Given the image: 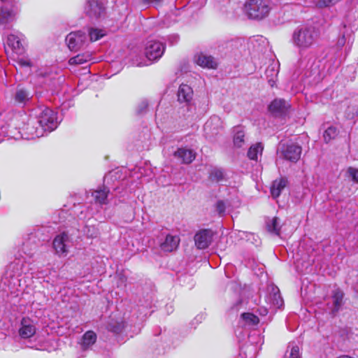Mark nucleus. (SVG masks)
I'll list each match as a JSON object with an SVG mask.
<instances>
[{"label": "nucleus", "instance_id": "35", "mask_svg": "<svg viewBox=\"0 0 358 358\" xmlns=\"http://www.w3.org/2000/svg\"><path fill=\"white\" fill-rule=\"evenodd\" d=\"M123 328V325L122 323H117L114 325L113 324H109L108 326V329L109 331H113L114 333L118 334L120 333Z\"/></svg>", "mask_w": 358, "mask_h": 358}, {"label": "nucleus", "instance_id": "17", "mask_svg": "<svg viewBox=\"0 0 358 358\" xmlns=\"http://www.w3.org/2000/svg\"><path fill=\"white\" fill-rule=\"evenodd\" d=\"M174 156L180 159L182 163L189 164L195 159L196 153L192 150L181 148L174 152Z\"/></svg>", "mask_w": 358, "mask_h": 358}, {"label": "nucleus", "instance_id": "32", "mask_svg": "<svg viewBox=\"0 0 358 358\" xmlns=\"http://www.w3.org/2000/svg\"><path fill=\"white\" fill-rule=\"evenodd\" d=\"M241 317L248 324H257L259 323V318L252 313H243L241 315Z\"/></svg>", "mask_w": 358, "mask_h": 358}, {"label": "nucleus", "instance_id": "28", "mask_svg": "<svg viewBox=\"0 0 358 358\" xmlns=\"http://www.w3.org/2000/svg\"><path fill=\"white\" fill-rule=\"evenodd\" d=\"M266 227L269 232L278 236L280 235V220L278 217H274L268 220L266 222Z\"/></svg>", "mask_w": 358, "mask_h": 358}, {"label": "nucleus", "instance_id": "4", "mask_svg": "<svg viewBox=\"0 0 358 358\" xmlns=\"http://www.w3.org/2000/svg\"><path fill=\"white\" fill-rule=\"evenodd\" d=\"M165 45L158 41L150 40L147 42L145 47V55L150 61L158 60L163 55Z\"/></svg>", "mask_w": 358, "mask_h": 358}, {"label": "nucleus", "instance_id": "24", "mask_svg": "<svg viewBox=\"0 0 358 358\" xmlns=\"http://www.w3.org/2000/svg\"><path fill=\"white\" fill-rule=\"evenodd\" d=\"M264 147L261 143H257L251 145L248 152V157L251 160L257 161L258 156L262 155Z\"/></svg>", "mask_w": 358, "mask_h": 358}, {"label": "nucleus", "instance_id": "44", "mask_svg": "<svg viewBox=\"0 0 358 358\" xmlns=\"http://www.w3.org/2000/svg\"><path fill=\"white\" fill-rule=\"evenodd\" d=\"M142 105H143V108H147V106H148V104H147V103H145V102L142 103Z\"/></svg>", "mask_w": 358, "mask_h": 358}, {"label": "nucleus", "instance_id": "46", "mask_svg": "<svg viewBox=\"0 0 358 358\" xmlns=\"http://www.w3.org/2000/svg\"><path fill=\"white\" fill-rule=\"evenodd\" d=\"M266 313H267V310H266V309H265V310H264V313H263L262 314L266 315Z\"/></svg>", "mask_w": 358, "mask_h": 358}, {"label": "nucleus", "instance_id": "27", "mask_svg": "<svg viewBox=\"0 0 358 358\" xmlns=\"http://www.w3.org/2000/svg\"><path fill=\"white\" fill-rule=\"evenodd\" d=\"M30 99V93L24 88H17L15 95L14 99L15 102L19 103H24Z\"/></svg>", "mask_w": 358, "mask_h": 358}, {"label": "nucleus", "instance_id": "33", "mask_svg": "<svg viewBox=\"0 0 358 358\" xmlns=\"http://www.w3.org/2000/svg\"><path fill=\"white\" fill-rule=\"evenodd\" d=\"M339 0H315V5L318 8H326L332 6L336 4Z\"/></svg>", "mask_w": 358, "mask_h": 358}, {"label": "nucleus", "instance_id": "9", "mask_svg": "<svg viewBox=\"0 0 358 358\" xmlns=\"http://www.w3.org/2000/svg\"><path fill=\"white\" fill-rule=\"evenodd\" d=\"M36 327L33 320L28 317H23L21 320L19 334L22 338H29L36 334Z\"/></svg>", "mask_w": 358, "mask_h": 358}, {"label": "nucleus", "instance_id": "43", "mask_svg": "<svg viewBox=\"0 0 358 358\" xmlns=\"http://www.w3.org/2000/svg\"><path fill=\"white\" fill-rule=\"evenodd\" d=\"M338 43L341 45H343V44L345 43L344 36L338 41Z\"/></svg>", "mask_w": 358, "mask_h": 358}, {"label": "nucleus", "instance_id": "42", "mask_svg": "<svg viewBox=\"0 0 358 358\" xmlns=\"http://www.w3.org/2000/svg\"><path fill=\"white\" fill-rule=\"evenodd\" d=\"M270 71L272 72L271 74V76H276L278 74V71H276L273 67L271 69H268L266 70V73H268Z\"/></svg>", "mask_w": 358, "mask_h": 358}, {"label": "nucleus", "instance_id": "23", "mask_svg": "<svg viewBox=\"0 0 358 358\" xmlns=\"http://www.w3.org/2000/svg\"><path fill=\"white\" fill-rule=\"evenodd\" d=\"M109 190L106 187L101 189H97L92 193V196L94 198L95 202L99 204H106L107 197Z\"/></svg>", "mask_w": 358, "mask_h": 358}, {"label": "nucleus", "instance_id": "2", "mask_svg": "<svg viewBox=\"0 0 358 358\" xmlns=\"http://www.w3.org/2000/svg\"><path fill=\"white\" fill-rule=\"evenodd\" d=\"M271 10L268 0H247L244 4V13L251 20H262L268 15Z\"/></svg>", "mask_w": 358, "mask_h": 358}, {"label": "nucleus", "instance_id": "39", "mask_svg": "<svg viewBox=\"0 0 358 358\" xmlns=\"http://www.w3.org/2000/svg\"><path fill=\"white\" fill-rule=\"evenodd\" d=\"M87 234L90 238H95L98 235V232L95 228H92V233H90V229H88V231L87 232Z\"/></svg>", "mask_w": 358, "mask_h": 358}, {"label": "nucleus", "instance_id": "45", "mask_svg": "<svg viewBox=\"0 0 358 358\" xmlns=\"http://www.w3.org/2000/svg\"><path fill=\"white\" fill-rule=\"evenodd\" d=\"M173 37H174L175 41H178V36H173Z\"/></svg>", "mask_w": 358, "mask_h": 358}, {"label": "nucleus", "instance_id": "21", "mask_svg": "<svg viewBox=\"0 0 358 358\" xmlns=\"http://www.w3.org/2000/svg\"><path fill=\"white\" fill-rule=\"evenodd\" d=\"M222 127L221 119L218 116H213L206 122L204 129L206 131H212V134H215Z\"/></svg>", "mask_w": 358, "mask_h": 358}, {"label": "nucleus", "instance_id": "34", "mask_svg": "<svg viewBox=\"0 0 358 358\" xmlns=\"http://www.w3.org/2000/svg\"><path fill=\"white\" fill-rule=\"evenodd\" d=\"M347 175L352 181L358 183V169L354 167H349L347 169Z\"/></svg>", "mask_w": 358, "mask_h": 358}, {"label": "nucleus", "instance_id": "31", "mask_svg": "<svg viewBox=\"0 0 358 358\" xmlns=\"http://www.w3.org/2000/svg\"><path fill=\"white\" fill-rule=\"evenodd\" d=\"M338 135V131L334 127H328L324 132V139L327 143Z\"/></svg>", "mask_w": 358, "mask_h": 358}, {"label": "nucleus", "instance_id": "12", "mask_svg": "<svg viewBox=\"0 0 358 358\" xmlns=\"http://www.w3.org/2000/svg\"><path fill=\"white\" fill-rule=\"evenodd\" d=\"M194 62L202 68L216 69L217 63L214 57L203 52L197 53L194 57Z\"/></svg>", "mask_w": 358, "mask_h": 358}, {"label": "nucleus", "instance_id": "29", "mask_svg": "<svg viewBox=\"0 0 358 358\" xmlns=\"http://www.w3.org/2000/svg\"><path fill=\"white\" fill-rule=\"evenodd\" d=\"M209 178L213 182H220L225 180V174L222 169L214 168L210 171Z\"/></svg>", "mask_w": 358, "mask_h": 358}, {"label": "nucleus", "instance_id": "36", "mask_svg": "<svg viewBox=\"0 0 358 358\" xmlns=\"http://www.w3.org/2000/svg\"><path fill=\"white\" fill-rule=\"evenodd\" d=\"M289 358H301L299 348L297 345L292 346Z\"/></svg>", "mask_w": 358, "mask_h": 358}, {"label": "nucleus", "instance_id": "18", "mask_svg": "<svg viewBox=\"0 0 358 358\" xmlns=\"http://www.w3.org/2000/svg\"><path fill=\"white\" fill-rule=\"evenodd\" d=\"M180 243V238L178 236L167 234L165 240L160 244V248L165 252H172L175 250Z\"/></svg>", "mask_w": 358, "mask_h": 358}, {"label": "nucleus", "instance_id": "15", "mask_svg": "<svg viewBox=\"0 0 358 358\" xmlns=\"http://www.w3.org/2000/svg\"><path fill=\"white\" fill-rule=\"evenodd\" d=\"M193 90L187 85H180L178 90V100L180 103L189 104L192 100Z\"/></svg>", "mask_w": 358, "mask_h": 358}, {"label": "nucleus", "instance_id": "16", "mask_svg": "<svg viewBox=\"0 0 358 358\" xmlns=\"http://www.w3.org/2000/svg\"><path fill=\"white\" fill-rule=\"evenodd\" d=\"M23 36L22 34H10L7 37L6 44L17 53L23 52Z\"/></svg>", "mask_w": 358, "mask_h": 358}, {"label": "nucleus", "instance_id": "10", "mask_svg": "<svg viewBox=\"0 0 358 358\" xmlns=\"http://www.w3.org/2000/svg\"><path fill=\"white\" fill-rule=\"evenodd\" d=\"M17 13V9L12 6H3L0 8V27H5L12 22Z\"/></svg>", "mask_w": 358, "mask_h": 358}, {"label": "nucleus", "instance_id": "26", "mask_svg": "<svg viewBox=\"0 0 358 358\" xmlns=\"http://www.w3.org/2000/svg\"><path fill=\"white\" fill-rule=\"evenodd\" d=\"M92 59V55L88 52H85L83 54H79L75 57L70 58L69 60V64L71 65L83 64L91 61Z\"/></svg>", "mask_w": 358, "mask_h": 358}, {"label": "nucleus", "instance_id": "8", "mask_svg": "<svg viewBox=\"0 0 358 358\" xmlns=\"http://www.w3.org/2000/svg\"><path fill=\"white\" fill-rule=\"evenodd\" d=\"M213 232L210 229H201L194 236L195 245L199 249H205L211 243Z\"/></svg>", "mask_w": 358, "mask_h": 358}, {"label": "nucleus", "instance_id": "22", "mask_svg": "<svg viewBox=\"0 0 358 358\" xmlns=\"http://www.w3.org/2000/svg\"><path fill=\"white\" fill-rule=\"evenodd\" d=\"M96 341V335L92 331H87L83 336L80 343L83 349H88L90 346L95 343Z\"/></svg>", "mask_w": 358, "mask_h": 358}, {"label": "nucleus", "instance_id": "19", "mask_svg": "<svg viewBox=\"0 0 358 358\" xmlns=\"http://www.w3.org/2000/svg\"><path fill=\"white\" fill-rule=\"evenodd\" d=\"M343 293L339 289H336L334 291L332 304L328 308L333 315H335L341 309L343 304Z\"/></svg>", "mask_w": 358, "mask_h": 358}, {"label": "nucleus", "instance_id": "38", "mask_svg": "<svg viewBox=\"0 0 358 358\" xmlns=\"http://www.w3.org/2000/svg\"><path fill=\"white\" fill-rule=\"evenodd\" d=\"M133 64L136 65L137 66H143L148 65L147 62L144 60H142V61L134 60Z\"/></svg>", "mask_w": 358, "mask_h": 358}, {"label": "nucleus", "instance_id": "11", "mask_svg": "<svg viewBox=\"0 0 358 358\" xmlns=\"http://www.w3.org/2000/svg\"><path fill=\"white\" fill-rule=\"evenodd\" d=\"M268 292H269L266 296V301L274 308H279L283 304L282 299L280 294V290L278 287L274 285L268 286Z\"/></svg>", "mask_w": 358, "mask_h": 358}, {"label": "nucleus", "instance_id": "41", "mask_svg": "<svg viewBox=\"0 0 358 358\" xmlns=\"http://www.w3.org/2000/svg\"><path fill=\"white\" fill-rule=\"evenodd\" d=\"M20 64L21 66H30V65H31V64L29 61L24 60V59H21L20 61Z\"/></svg>", "mask_w": 358, "mask_h": 358}, {"label": "nucleus", "instance_id": "5", "mask_svg": "<svg viewBox=\"0 0 358 358\" xmlns=\"http://www.w3.org/2000/svg\"><path fill=\"white\" fill-rule=\"evenodd\" d=\"M301 147L296 144H283L280 147L279 155L280 157L287 161L296 162L301 157Z\"/></svg>", "mask_w": 358, "mask_h": 358}, {"label": "nucleus", "instance_id": "20", "mask_svg": "<svg viewBox=\"0 0 358 358\" xmlns=\"http://www.w3.org/2000/svg\"><path fill=\"white\" fill-rule=\"evenodd\" d=\"M234 144L237 148H241L245 143V131L241 126H236L233 128Z\"/></svg>", "mask_w": 358, "mask_h": 358}, {"label": "nucleus", "instance_id": "30", "mask_svg": "<svg viewBox=\"0 0 358 358\" xmlns=\"http://www.w3.org/2000/svg\"><path fill=\"white\" fill-rule=\"evenodd\" d=\"M88 32L90 40L92 42L99 40L106 34L104 29L97 28H90Z\"/></svg>", "mask_w": 358, "mask_h": 358}, {"label": "nucleus", "instance_id": "3", "mask_svg": "<svg viewBox=\"0 0 358 358\" xmlns=\"http://www.w3.org/2000/svg\"><path fill=\"white\" fill-rule=\"evenodd\" d=\"M38 124L40 127L36 128L34 132L30 131L31 138H39L43 136L45 131L55 130L58 126L56 113L49 108H44L38 116Z\"/></svg>", "mask_w": 358, "mask_h": 358}, {"label": "nucleus", "instance_id": "7", "mask_svg": "<svg viewBox=\"0 0 358 358\" xmlns=\"http://www.w3.org/2000/svg\"><path fill=\"white\" fill-rule=\"evenodd\" d=\"M70 238L65 232L56 236L52 243L56 253L59 255H66L70 248Z\"/></svg>", "mask_w": 358, "mask_h": 358}, {"label": "nucleus", "instance_id": "47", "mask_svg": "<svg viewBox=\"0 0 358 358\" xmlns=\"http://www.w3.org/2000/svg\"><path fill=\"white\" fill-rule=\"evenodd\" d=\"M271 82H273V83L274 81H273V80H269V83H271Z\"/></svg>", "mask_w": 358, "mask_h": 358}, {"label": "nucleus", "instance_id": "14", "mask_svg": "<svg viewBox=\"0 0 358 358\" xmlns=\"http://www.w3.org/2000/svg\"><path fill=\"white\" fill-rule=\"evenodd\" d=\"M290 105L282 99H274L268 106L270 112L275 115H282L287 112Z\"/></svg>", "mask_w": 358, "mask_h": 358}, {"label": "nucleus", "instance_id": "6", "mask_svg": "<svg viewBox=\"0 0 358 358\" xmlns=\"http://www.w3.org/2000/svg\"><path fill=\"white\" fill-rule=\"evenodd\" d=\"M87 36L81 31L71 32L66 37V42L71 51H77L87 43Z\"/></svg>", "mask_w": 358, "mask_h": 358}, {"label": "nucleus", "instance_id": "40", "mask_svg": "<svg viewBox=\"0 0 358 358\" xmlns=\"http://www.w3.org/2000/svg\"><path fill=\"white\" fill-rule=\"evenodd\" d=\"M146 4H155L157 5L159 4L162 0H142Z\"/></svg>", "mask_w": 358, "mask_h": 358}, {"label": "nucleus", "instance_id": "37", "mask_svg": "<svg viewBox=\"0 0 358 358\" xmlns=\"http://www.w3.org/2000/svg\"><path fill=\"white\" fill-rule=\"evenodd\" d=\"M216 210L219 214H223L225 211V204L222 201H218L216 203Z\"/></svg>", "mask_w": 358, "mask_h": 358}, {"label": "nucleus", "instance_id": "1", "mask_svg": "<svg viewBox=\"0 0 358 358\" xmlns=\"http://www.w3.org/2000/svg\"><path fill=\"white\" fill-rule=\"evenodd\" d=\"M319 38V31L313 27L304 26L294 30L292 36V43L299 52L312 48Z\"/></svg>", "mask_w": 358, "mask_h": 358}, {"label": "nucleus", "instance_id": "25", "mask_svg": "<svg viewBox=\"0 0 358 358\" xmlns=\"http://www.w3.org/2000/svg\"><path fill=\"white\" fill-rule=\"evenodd\" d=\"M286 186V180L284 179L276 180L273 181L271 187V194L274 199L278 197L281 191Z\"/></svg>", "mask_w": 358, "mask_h": 358}, {"label": "nucleus", "instance_id": "13", "mask_svg": "<svg viewBox=\"0 0 358 358\" xmlns=\"http://www.w3.org/2000/svg\"><path fill=\"white\" fill-rule=\"evenodd\" d=\"M104 9L102 3L96 0L88 1L85 8L86 14L91 18L99 17L103 13Z\"/></svg>", "mask_w": 358, "mask_h": 358}]
</instances>
